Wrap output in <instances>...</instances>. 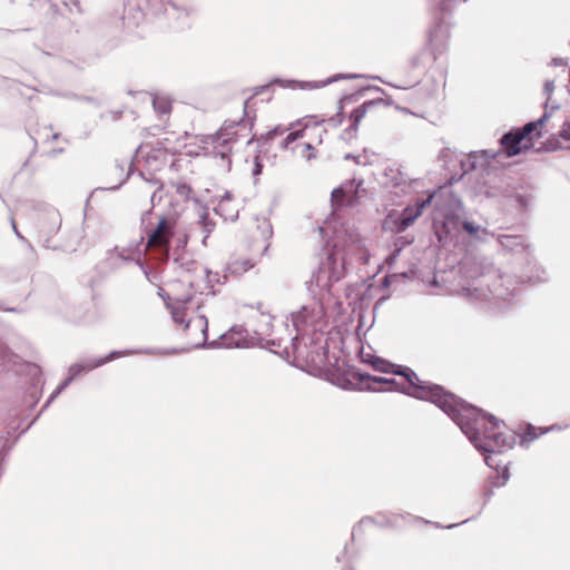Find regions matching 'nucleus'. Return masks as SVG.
Segmentation results:
<instances>
[{"label": "nucleus", "mask_w": 570, "mask_h": 570, "mask_svg": "<svg viewBox=\"0 0 570 570\" xmlns=\"http://www.w3.org/2000/svg\"><path fill=\"white\" fill-rule=\"evenodd\" d=\"M267 246L264 242H261L255 250L250 254L248 258L244 257H237L232 262V269L234 273H245L248 269L253 268L257 262L263 256L264 252L266 250Z\"/></svg>", "instance_id": "obj_11"}, {"label": "nucleus", "mask_w": 570, "mask_h": 570, "mask_svg": "<svg viewBox=\"0 0 570 570\" xmlns=\"http://www.w3.org/2000/svg\"><path fill=\"white\" fill-rule=\"evenodd\" d=\"M257 159H258V158L256 157V160H257ZM256 167H257V169H256V174L261 173V166H259V164H258L257 161H256Z\"/></svg>", "instance_id": "obj_22"}, {"label": "nucleus", "mask_w": 570, "mask_h": 570, "mask_svg": "<svg viewBox=\"0 0 570 570\" xmlns=\"http://www.w3.org/2000/svg\"><path fill=\"white\" fill-rule=\"evenodd\" d=\"M356 200V191H353L352 189L350 191L345 190L344 187L336 188L332 191V206L335 210L344 207V206H351Z\"/></svg>", "instance_id": "obj_12"}, {"label": "nucleus", "mask_w": 570, "mask_h": 570, "mask_svg": "<svg viewBox=\"0 0 570 570\" xmlns=\"http://www.w3.org/2000/svg\"><path fill=\"white\" fill-rule=\"evenodd\" d=\"M250 126L246 121L224 124L212 138L213 153L222 159H228L236 145L250 144Z\"/></svg>", "instance_id": "obj_6"}, {"label": "nucleus", "mask_w": 570, "mask_h": 570, "mask_svg": "<svg viewBox=\"0 0 570 570\" xmlns=\"http://www.w3.org/2000/svg\"><path fill=\"white\" fill-rule=\"evenodd\" d=\"M395 374L401 375L403 381L399 383L395 380H389L384 377H372V381L375 383L395 385L397 390L403 391L407 395L420 400L430 401L439 406L443 412L446 413L448 411H451L453 413L456 399L454 394L446 392L440 385L421 381L416 373L409 367H405L404 370L397 368Z\"/></svg>", "instance_id": "obj_3"}, {"label": "nucleus", "mask_w": 570, "mask_h": 570, "mask_svg": "<svg viewBox=\"0 0 570 570\" xmlns=\"http://www.w3.org/2000/svg\"><path fill=\"white\" fill-rule=\"evenodd\" d=\"M560 137H562L564 140L570 141V124L564 125L562 130L560 131Z\"/></svg>", "instance_id": "obj_20"}, {"label": "nucleus", "mask_w": 570, "mask_h": 570, "mask_svg": "<svg viewBox=\"0 0 570 570\" xmlns=\"http://www.w3.org/2000/svg\"><path fill=\"white\" fill-rule=\"evenodd\" d=\"M326 131L307 122L303 128L289 132L282 142L285 150L291 151L295 157L311 160L316 157L317 146L323 141V134Z\"/></svg>", "instance_id": "obj_4"}, {"label": "nucleus", "mask_w": 570, "mask_h": 570, "mask_svg": "<svg viewBox=\"0 0 570 570\" xmlns=\"http://www.w3.org/2000/svg\"><path fill=\"white\" fill-rule=\"evenodd\" d=\"M189 285L190 282L175 281L167 285L165 293L175 323L181 325L186 344L200 347L208 338V321L198 312L199 302L195 293L186 289Z\"/></svg>", "instance_id": "obj_2"}, {"label": "nucleus", "mask_w": 570, "mask_h": 570, "mask_svg": "<svg viewBox=\"0 0 570 570\" xmlns=\"http://www.w3.org/2000/svg\"><path fill=\"white\" fill-rule=\"evenodd\" d=\"M366 363L371 364L374 370L383 373H396L399 367L379 356H371V360H366Z\"/></svg>", "instance_id": "obj_13"}, {"label": "nucleus", "mask_w": 570, "mask_h": 570, "mask_svg": "<svg viewBox=\"0 0 570 570\" xmlns=\"http://www.w3.org/2000/svg\"><path fill=\"white\" fill-rule=\"evenodd\" d=\"M352 98L351 97H345L343 99L340 100L338 102V107H337V112H336V116L335 117H331L327 122L332 126H340L342 125L343 122V114H344V109H345V106L351 102Z\"/></svg>", "instance_id": "obj_17"}, {"label": "nucleus", "mask_w": 570, "mask_h": 570, "mask_svg": "<svg viewBox=\"0 0 570 570\" xmlns=\"http://www.w3.org/2000/svg\"><path fill=\"white\" fill-rule=\"evenodd\" d=\"M386 106L382 99L368 100L353 109L348 115V130L356 131L363 125H372L379 121Z\"/></svg>", "instance_id": "obj_7"}, {"label": "nucleus", "mask_w": 570, "mask_h": 570, "mask_svg": "<svg viewBox=\"0 0 570 570\" xmlns=\"http://www.w3.org/2000/svg\"><path fill=\"white\" fill-rule=\"evenodd\" d=\"M548 429L537 428L528 424L521 432V443H529L543 435Z\"/></svg>", "instance_id": "obj_16"}, {"label": "nucleus", "mask_w": 570, "mask_h": 570, "mask_svg": "<svg viewBox=\"0 0 570 570\" xmlns=\"http://www.w3.org/2000/svg\"><path fill=\"white\" fill-rule=\"evenodd\" d=\"M176 225L177 219L175 217H161L156 228L148 234L147 248L167 254Z\"/></svg>", "instance_id": "obj_8"}, {"label": "nucleus", "mask_w": 570, "mask_h": 570, "mask_svg": "<svg viewBox=\"0 0 570 570\" xmlns=\"http://www.w3.org/2000/svg\"><path fill=\"white\" fill-rule=\"evenodd\" d=\"M446 414L461 428L476 448L485 452L501 451L510 446L505 423L493 415L478 411L475 407L455 399L453 413Z\"/></svg>", "instance_id": "obj_1"}, {"label": "nucleus", "mask_w": 570, "mask_h": 570, "mask_svg": "<svg viewBox=\"0 0 570 570\" xmlns=\"http://www.w3.org/2000/svg\"><path fill=\"white\" fill-rule=\"evenodd\" d=\"M463 229L468 232L469 234L473 235L479 230V226H475L474 224L470 222L463 223Z\"/></svg>", "instance_id": "obj_19"}, {"label": "nucleus", "mask_w": 570, "mask_h": 570, "mask_svg": "<svg viewBox=\"0 0 570 570\" xmlns=\"http://www.w3.org/2000/svg\"><path fill=\"white\" fill-rule=\"evenodd\" d=\"M342 261L343 264L352 263L357 261L361 264L368 262V252L366 246L356 233H346L343 245H342Z\"/></svg>", "instance_id": "obj_9"}, {"label": "nucleus", "mask_w": 570, "mask_h": 570, "mask_svg": "<svg viewBox=\"0 0 570 570\" xmlns=\"http://www.w3.org/2000/svg\"><path fill=\"white\" fill-rule=\"evenodd\" d=\"M176 193L185 199H189L193 193V189L187 184H177Z\"/></svg>", "instance_id": "obj_18"}, {"label": "nucleus", "mask_w": 570, "mask_h": 570, "mask_svg": "<svg viewBox=\"0 0 570 570\" xmlns=\"http://www.w3.org/2000/svg\"><path fill=\"white\" fill-rule=\"evenodd\" d=\"M433 198V195H430L426 199L422 200L421 203H417L415 206H407L405 207L399 218L394 222L395 224V230L397 233L404 232L409 226H411L416 218H419L423 209L430 205L431 200Z\"/></svg>", "instance_id": "obj_10"}, {"label": "nucleus", "mask_w": 570, "mask_h": 570, "mask_svg": "<svg viewBox=\"0 0 570 570\" xmlns=\"http://www.w3.org/2000/svg\"><path fill=\"white\" fill-rule=\"evenodd\" d=\"M547 116L537 121L528 122L522 128L512 129L500 139L501 147L508 157L517 156L533 147L535 140L542 137Z\"/></svg>", "instance_id": "obj_5"}, {"label": "nucleus", "mask_w": 570, "mask_h": 570, "mask_svg": "<svg viewBox=\"0 0 570 570\" xmlns=\"http://www.w3.org/2000/svg\"><path fill=\"white\" fill-rule=\"evenodd\" d=\"M371 354L370 353H364V352H361V357H362V361L366 363V360H371Z\"/></svg>", "instance_id": "obj_21"}, {"label": "nucleus", "mask_w": 570, "mask_h": 570, "mask_svg": "<svg viewBox=\"0 0 570 570\" xmlns=\"http://www.w3.org/2000/svg\"><path fill=\"white\" fill-rule=\"evenodd\" d=\"M153 107L159 116L169 115L171 112V100L164 96H155L153 98Z\"/></svg>", "instance_id": "obj_14"}, {"label": "nucleus", "mask_w": 570, "mask_h": 570, "mask_svg": "<svg viewBox=\"0 0 570 570\" xmlns=\"http://www.w3.org/2000/svg\"><path fill=\"white\" fill-rule=\"evenodd\" d=\"M112 357H114V354H111L110 356L104 357V358L90 360L82 365L76 364L71 367V372L76 375V374L80 373L81 371H91L96 367L104 365L105 363L110 361Z\"/></svg>", "instance_id": "obj_15"}]
</instances>
